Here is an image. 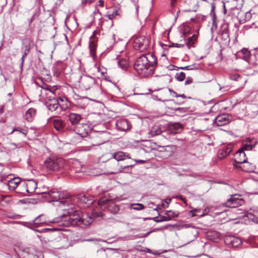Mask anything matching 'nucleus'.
Segmentation results:
<instances>
[{
  "mask_svg": "<svg viewBox=\"0 0 258 258\" xmlns=\"http://www.w3.org/2000/svg\"><path fill=\"white\" fill-rule=\"evenodd\" d=\"M94 197L89 195L80 194L73 196L63 203L70 204V208H64L67 211L69 217L66 214L54 218L50 221L52 223H58L59 226L69 227L70 226H79L82 228L87 226L91 224L93 220L87 213H82L79 209H85L91 206L94 202Z\"/></svg>",
  "mask_w": 258,
  "mask_h": 258,
  "instance_id": "f257e3e1",
  "label": "nucleus"
},
{
  "mask_svg": "<svg viewBox=\"0 0 258 258\" xmlns=\"http://www.w3.org/2000/svg\"><path fill=\"white\" fill-rule=\"evenodd\" d=\"M157 65V59L153 53H148L138 57L134 64L135 70L144 77H148L154 74Z\"/></svg>",
  "mask_w": 258,
  "mask_h": 258,
  "instance_id": "f03ea898",
  "label": "nucleus"
},
{
  "mask_svg": "<svg viewBox=\"0 0 258 258\" xmlns=\"http://www.w3.org/2000/svg\"><path fill=\"white\" fill-rule=\"evenodd\" d=\"M252 14L250 11L244 12L237 7L231 8L228 11L227 20L230 19L232 22L237 20L240 24H243L251 19Z\"/></svg>",
  "mask_w": 258,
  "mask_h": 258,
  "instance_id": "7ed1b4c3",
  "label": "nucleus"
},
{
  "mask_svg": "<svg viewBox=\"0 0 258 258\" xmlns=\"http://www.w3.org/2000/svg\"><path fill=\"white\" fill-rule=\"evenodd\" d=\"M135 164H129L126 166L119 165L117 161L110 159L104 164V168L106 174H115L124 172L125 169H131Z\"/></svg>",
  "mask_w": 258,
  "mask_h": 258,
  "instance_id": "20e7f679",
  "label": "nucleus"
},
{
  "mask_svg": "<svg viewBox=\"0 0 258 258\" xmlns=\"http://www.w3.org/2000/svg\"><path fill=\"white\" fill-rule=\"evenodd\" d=\"M65 165V161L61 157L51 156L44 161V165L49 171L58 172L61 171Z\"/></svg>",
  "mask_w": 258,
  "mask_h": 258,
  "instance_id": "39448f33",
  "label": "nucleus"
},
{
  "mask_svg": "<svg viewBox=\"0 0 258 258\" xmlns=\"http://www.w3.org/2000/svg\"><path fill=\"white\" fill-rule=\"evenodd\" d=\"M98 203L101 209L106 210L111 214H116L119 210V206L111 200L103 198L99 200Z\"/></svg>",
  "mask_w": 258,
  "mask_h": 258,
  "instance_id": "423d86ee",
  "label": "nucleus"
},
{
  "mask_svg": "<svg viewBox=\"0 0 258 258\" xmlns=\"http://www.w3.org/2000/svg\"><path fill=\"white\" fill-rule=\"evenodd\" d=\"M133 47L137 50L144 52L148 49L149 41L144 36H139L134 39Z\"/></svg>",
  "mask_w": 258,
  "mask_h": 258,
  "instance_id": "0eeeda50",
  "label": "nucleus"
},
{
  "mask_svg": "<svg viewBox=\"0 0 258 258\" xmlns=\"http://www.w3.org/2000/svg\"><path fill=\"white\" fill-rule=\"evenodd\" d=\"M32 43L33 41L30 38H26L22 40V46L21 47V51L23 53V55L21 59V69L23 68L25 57L30 51Z\"/></svg>",
  "mask_w": 258,
  "mask_h": 258,
  "instance_id": "6e6552de",
  "label": "nucleus"
},
{
  "mask_svg": "<svg viewBox=\"0 0 258 258\" xmlns=\"http://www.w3.org/2000/svg\"><path fill=\"white\" fill-rule=\"evenodd\" d=\"M45 104L48 109L51 111H55L59 106L62 107L59 102L60 101H63V98L59 97L58 99L55 98V97L49 95L46 97Z\"/></svg>",
  "mask_w": 258,
  "mask_h": 258,
  "instance_id": "1a4fd4ad",
  "label": "nucleus"
},
{
  "mask_svg": "<svg viewBox=\"0 0 258 258\" xmlns=\"http://www.w3.org/2000/svg\"><path fill=\"white\" fill-rule=\"evenodd\" d=\"M96 83V79L91 76H83L79 81V86L82 89L88 90L91 89Z\"/></svg>",
  "mask_w": 258,
  "mask_h": 258,
  "instance_id": "9d476101",
  "label": "nucleus"
},
{
  "mask_svg": "<svg viewBox=\"0 0 258 258\" xmlns=\"http://www.w3.org/2000/svg\"><path fill=\"white\" fill-rule=\"evenodd\" d=\"M224 24L222 26V30L221 33V38L223 43L227 44L230 42V37L229 33V26L233 23L230 19L227 20V16L225 18Z\"/></svg>",
  "mask_w": 258,
  "mask_h": 258,
  "instance_id": "9b49d317",
  "label": "nucleus"
},
{
  "mask_svg": "<svg viewBox=\"0 0 258 258\" xmlns=\"http://www.w3.org/2000/svg\"><path fill=\"white\" fill-rule=\"evenodd\" d=\"M158 156L160 157L166 159L171 156L174 153L175 146L168 145L166 146H160Z\"/></svg>",
  "mask_w": 258,
  "mask_h": 258,
  "instance_id": "f8f14e48",
  "label": "nucleus"
},
{
  "mask_svg": "<svg viewBox=\"0 0 258 258\" xmlns=\"http://www.w3.org/2000/svg\"><path fill=\"white\" fill-rule=\"evenodd\" d=\"M243 203L242 199L237 197V195H231V197L227 200L224 205L226 207L234 208L241 206Z\"/></svg>",
  "mask_w": 258,
  "mask_h": 258,
  "instance_id": "ddd939ff",
  "label": "nucleus"
},
{
  "mask_svg": "<svg viewBox=\"0 0 258 258\" xmlns=\"http://www.w3.org/2000/svg\"><path fill=\"white\" fill-rule=\"evenodd\" d=\"M225 243L230 247H237L242 243L240 238L234 236H228L225 237Z\"/></svg>",
  "mask_w": 258,
  "mask_h": 258,
  "instance_id": "4468645a",
  "label": "nucleus"
},
{
  "mask_svg": "<svg viewBox=\"0 0 258 258\" xmlns=\"http://www.w3.org/2000/svg\"><path fill=\"white\" fill-rule=\"evenodd\" d=\"M232 149L233 145L231 144L223 145L218 151V157L220 159H224L231 152Z\"/></svg>",
  "mask_w": 258,
  "mask_h": 258,
  "instance_id": "2eb2a0df",
  "label": "nucleus"
},
{
  "mask_svg": "<svg viewBox=\"0 0 258 258\" xmlns=\"http://www.w3.org/2000/svg\"><path fill=\"white\" fill-rule=\"evenodd\" d=\"M68 119L71 124L75 127L80 122L84 121V118L80 114L73 112L68 115Z\"/></svg>",
  "mask_w": 258,
  "mask_h": 258,
  "instance_id": "dca6fc26",
  "label": "nucleus"
},
{
  "mask_svg": "<svg viewBox=\"0 0 258 258\" xmlns=\"http://www.w3.org/2000/svg\"><path fill=\"white\" fill-rule=\"evenodd\" d=\"M76 130L78 132V134L82 137H84L88 134L90 131V126L88 123L83 121L76 126Z\"/></svg>",
  "mask_w": 258,
  "mask_h": 258,
  "instance_id": "f3484780",
  "label": "nucleus"
},
{
  "mask_svg": "<svg viewBox=\"0 0 258 258\" xmlns=\"http://www.w3.org/2000/svg\"><path fill=\"white\" fill-rule=\"evenodd\" d=\"M105 133L104 132H98L95 136H92L91 138L93 140L92 146H99L105 142L104 136Z\"/></svg>",
  "mask_w": 258,
  "mask_h": 258,
  "instance_id": "a211bd4d",
  "label": "nucleus"
},
{
  "mask_svg": "<svg viewBox=\"0 0 258 258\" xmlns=\"http://www.w3.org/2000/svg\"><path fill=\"white\" fill-rule=\"evenodd\" d=\"M230 121V117L226 114L217 116L214 119V122L219 126H223Z\"/></svg>",
  "mask_w": 258,
  "mask_h": 258,
  "instance_id": "6ab92c4d",
  "label": "nucleus"
},
{
  "mask_svg": "<svg viewBox=\"0 0 258 258\" xmlns=\"http://www.w3.org/2000/svg\"><path fill=\"white\" fill-rule=\"evenodd\" d=\"M234 157V162L238 164H242L243 162H245V161L247 160L246 154L242 149H239L235 153Z\"/></svg>",
  "mask_w": 258,
  "mask_h": 258,
  "instance_id": "aec40b11",
  "label": "nucleus"
},
{
  "mask_svg": "<svg viewBox=\"0 0 258 258\" xmlns=\"http://www.w3.org/2000/svg\"><path fill=\"white\" fill-rule=\"evenodd\" d=\"M229 78L230 80L239 81L241 83L240 86L243 87L246 83V79L244 76H241L237 73H232L229 74Z\"/></svg>",
  "mask_w": 258,
  "mask_h": 258,
  "instance_id": "412c9836",
  "label": "nucleus"
},
{
  "mask_svg": "<svg viewBox=\"0 0 258 258\" xmlns=\"http://www.w3.org/2000/svg\"><path fill=\"white\" fill-rule=\"evenodd\" d=\"M73 196H70L69 193L66 191H59V199L58 201L60 200L59 202L61 204L63 205L64 206H67L68 208H70V204L68 203H63V202H66L69 199H70L72 198Z\"/></svg>",
  "mask_w": 258,
  "mask_h": 258,
  "instance_id": "4be33fe9",
  "label": "nucleus"
},
{
  "mask_svg": "<svg viewBox=\"0 0 258 258\" xmlns=\"http://www.w3.org/2000/svg\"><path fill=\"white\" fill-rule=\"evenodd\" d=\"M112 159L117 161H122L126 159H131L130 155L128 153H124L122 151H118L112 154Z\"/></svg>",
  "mask_w": 258,
  "mask_h": 258,
  "instance_id": "5701e85b",
  "label": "nucleus"
},
{
  "mask_svg": "<svg viewBox=\"0 0 258 258\" xmlns=\"http://www.w3.org/2000/svg\"><path fill=\"white\" fill-rule=\"evenodd\" d=\"M117 128L120 131H125L130 128L128 122L126 119H120L116 121Z\"/></svg>",
  "mask_w": 258,
  "mask_h": 258,
  "instance_id": "b1692460",
  "label": "nucleus"
},
{
  "mask_svg": "<svg viewBox=\"0 0 258 258\" xmlns=\"http://www.w3.org/2000/svg\"><path fill=\"white\" fill-rule=\"evenodd\" d=\"M183 129L182 125L178 122L170 124L168 127V132L172 134L180 133Z\"/></svg>",
  "mask_w": 258,
  "mask_h": 258,
  "instance_id": "393cba45",
  "label": "nucleus"
},
{
  "mask_svg": "<svg viewBox=\"0 0 258 258\" xmlns=\"http://www.w3.org/2000/svg\"><path fill=\"white\" fill-rule=\"evenodd\" d=\"M37 182L33 179L28 180L27 182L24 184V186L26 188V191L30 194H32L35 191L37 188Z\"/></svg>",
  "mask_w": 258,
  "mask_h": 258,
  "instance_id": "a878e982",
  "label": "nucleus"
},
{
  "mask_svg": "<svg viewBox=\"0 0 258 258\" xmlns=\"http://www.w3.org/2000/svg\"><path fill=\"white\" fill-rule=\"evenodd\" d=\"M21 179L19 177L13 178L9 180L7 183L8 188L10 190H14L18 186V184L20 183Z\"/></svg>",
  "mask_w": 258,
  "mask_h": 258,
  "instance_id": "bb28decb",
  "label": "nucleus"
},
{
  "mask_svg": "<svg viewBox=\"0 0 258 258\" xmlns=\"http://www.w3.org/2000/svg\"><path fill=\"white\" fill-rule=\"evenodd\" d=\"M242 164H243L241 165V167H239V168L240 170L244 172H253L255 168L254 165L247 162V160L245 161V162H243Z\"/></svg>",
  "mask_w": 258,
  "mask_h": 258,
  "instance_id": "cd10ccee",
  "label": "nucleus"
},
{
  "mask_svg": "<svg viewBox=\"0 0 258 258\" xmlns=\"http://www.w3.org/2000/svg\"><path fill=\"white\" fill-rule=\"evenodd\" d=\"M238 55L243 59L246 61L249 62L250 58L251 57L250 52L248 50L247 48H243L240 51L238 52Z\"/></svg>",
  "mask_w": 258,
  "mask_h": 258,
  "instance_id": "c85d7f7f",
  "label": "nucleus"
},
{
  "mask_svg": "<svg viewBox=\"0 0 258 258\" xmlns=\"http://www.w3.org/2000/svg\"><path fill=\"white\" fill-rule=\"evenodd\" d=\"M163 133V130L160 125H154L152 126L151 130L150 131V134L152 136H155L159 135Z\"/></svg>",
  "mask_w": 258,
  "mask_h": 258,
  "instance_id": "c756f323",
  "label": "nucleus"
},
{
  "mask_svg": "<svg viewBox=\"0 0 258 258\" xmlns=\"http://www.w3.org/2000/svg\"><path fill=\"white\" fill-rule=\"evenodd\" d=\"M36 114V109L34 108H30L25 113L26 119L28 121H31Z\"/></svg>",
  "mask_w": 258,
  "mask_h": 258,
  "instance_id": "7c9ffc66",
  "label": "nucleus"
},
{
  "mask_svg": "<svg viewBox=\"0 0 258 258\" xmlns=\"http://www.w3.org/2000/svg\"><path fill=\"white\" fill-rule=\"evenodd\" d=\"M96 43L97 42H96L95 40L90 41L89 42L90 55L94 58L96 57Z\"/></svg>",
  "mask_w": 258,
  "mask_h": 258,
  "instance_id": "2f4dec72",
  "label": "nucleus"
},
{
  "mask_svg": "<svg viewBox=\"0 0 258 258\" xmlns=\"http://www.w3.org/2000/svg\"><path fill=\"white\" fill-rule=\"evenodd\" d=\"M53 125L56 130L58 131H62L64 127V124L62 120L58 119L53 120Z\"/></svg>",
  "mask_w": 258,
  "mask_h": 258,
  "instance_id": "473e14b6",
  "label": "nucleus"
},
{
  "mask_svg": "<svg viewBox=\"0 0 258 258\" xmlns=\"http://www.w3.org/2000/svg\"><path fill=\"white\" fill-rule=\"evenodd\" d=\"M88 102L87 98H80L77 102V106L80 108H85L88 105Z\"/></svg>",
  "mask_w": 258,
  "mask_h": 258,
  "instance_id": "72a5a7b5",
  "label": "nucleus"
},
{
  "mask_svg": "<svg viewBox=\"0 0 258 258\" xmlns=\"http://www.w3.org/2000/svg\"><path fill=\"white\" fill-rule=\"evenodd\" d=\"M196 40L197 36L196 35L194 34L192 36L189 37L188 39H187L186 41V45L188 48H190L191 47H195L194 43Z\"/></svg>",
  "mask_w": 258,
  "mask_h": 258,
  "instance_id": "f704fd0d",
  "label": "nucleus"
},
{
  "mask_svg": "<svg viewBox=\"0 0 258 258\" xmlns=\"http://www.w3.org/2000/svg\"><path fill=\"white\" fill-rule=\"evenodd\" d=\"M58 89V87L57 86H51L49 85L48 89L46 90L48 92L46 93L47 96L49 95H51L52 96L55 97V91Z\"/></svg>",
  "mask_w": 258,
  "mask_h": 258,
  "instance_id": "c9c22d12",
  "label": "nucleus"
},
{
  "mask_svg": "<svg viewBox=\"0 0 258 258\" xmlns=\"http://www.w3.org/2000/svg\"><path fill=\"white\" fill-rule=\"evenodd\" d=\"M50 196L54 201H58L59 199V190L57 189H52L49 191Z\"/></svg>",
  "mask_w": 258,
  "mask_h": 258,
  "instance_id": "e433bc0d",
  "label": "nucleus"
},
{
  "mask_svg": "<svg viewBox=\"0 0 258 258\" xmlns=\"http://www.w3.org/2000/svg\"><path fill=\"white\" fill-rule=\"evenodd\" d=\"M165 214L166 217H169L170 218V220H171L173 218L178 217L179 215L178 212H174L171 210L166 211Z\"/></svg>",
  "mask_w": 258,
  "mask_h": 258,
  "instance_id": "4c0bfd02",
  "label": "nucleus"
},
{
  "mask_svg": "<svg viewBox=\"0 0 258 258\" xmlns=\"http://www.w3.org/2000/svg\"><path fill=\"white\" fill-rule=\"evenodd\" d=\"M158 215L160 217V219H159L158 217L153 218V220L156 222L159 223L164 221H170V218L169 217H166V216H161L159 213L158 214Z\"/></svg>",
  "mask_w": 258,
  "mask_h": 258,
  "instance_id": "58836bf2",
  "label": "nucleus"
},
{
  "mask_svg": "<svg viewBox=\"0 0 258 258\" xmlns=\"http://www.w3.org/2000/svg\"><path fill=\"white\" fill-rule=\"evenodd\" d=\"M43 215H40L36 217L33 221L34 225H35L37 227H38L40 225L44 223L45 221L41 219V218L43 217Z\"/></svg>",
  "mask_w": 258,
  "mask_h": 258,
  "instance_id": "ea45409f",
  "label": "nucleus"
},
{
  "mask_svg": "<svg viewBox=\"0 0 258 258\" xmlns=\"http://www.w3.org/2000/svg\"><path fill=\"white\" fill-rule=\"evenodd\" d=\"M210 16H211L212 19L213 26H215L216 27L217 26L216 24V14L215 13V6L213 4H212V5Z\"/></svg>",
  "mask_w": 258,
  "mask_h": 258,
  "instance_id": "a19ab883",
  "label": "nucleus"
},
{
  "mask_svg": "<svg viewBox=\"0 0 258 258\" xmlns=\"http://www.w3.org/2000/svg\"><path fill=\"white\" fill-rule=\"evenodd\" d=\"M144 206L142 204L137 203V204H131L130 205V208L134 209L135 210H142L144 209Z\"/></svg>",
  "mask_w": 258,
  "mask_h": 258,
  "instance_id": "79ce46f5",
  "label": "nucleus"
},
{
  "mask_svg": "<svg viewBox=\"0 0 258 258\" xmlns=\"http://www.w3.org/2000/svg\"><path fill=\"white\" fill-rule=\"evenodd\" d=\"M255 146V145H251L248 143H246V142H244V143L243 144L242 147L240 149H242L243 152L244 151H250Z\"/></svg>",
  "mask_w": 258,
  "mask_h": 258,
  "instance_id": "37998d69",
  "label": "nucleus"
},
{
  "mask_svg": "<svg viewBox=\"0 0 258 258\" xmlns=\"http://www.w3.org/2000/svg\"><path fill=\"white\" fill-rule=\"evenodd\" d=\"M14 132H19V133L22 134L25 136L27 135V131L21 127H14L12 132L10 133V135L12 134Z\"/></svg>",
  "mask_w": 258,
  "mask_h": 258,
  "instance_id": "c03bdc74",
  "label": "nucleus"
},
{
  "mask_svg": "<svg viewBox=\"0 0 258 258\" xmlns=\"http://www.w3.org/2000/svg\"><path fill=\"white\" fill-rule=\"evenodd\" d=\"M118 64L120 68L125 70L127 68L128 63L125 59H121L118 61Z\"/></svg>",
  "mask_w": 258,
  "mask_h": 258,
  "instance_id": "a18cd8bd",
  "label": "nucleus"
},
{
  "mask_svg": "<svg viewBox=\"0 0 258 258\" xmlns=\"http://www.w3.org/2000/svg\"><path fill=\"white\" fill-rule=\"evenodd\" d=\"M245 27L246 29H253L256 30L258 32V21H255V22L252 23L250 25H246Z\"/></svg>",
  "mask_w": 258,
  "mask_h": 258,
  "instance_id": "49530a36",
  "label": "nucleus"
},
{
  "mask_svg": "<svg viewBox=\"0 0 258 258\" xmlns=\"http://www.w3.org/2000/svg\"><path fill=\"white\" fill-rule=\"evenodd\" d=\"M185 77V75L183 72L177 73L175 76V78L179 81H182Z\"/></svg>",
  "mask_w": 258,
  "mask_h": 258,
  "instance_id": "de8ad7c7",
  "label": "nucleus"
},
{
  "mask_svg": "<svg viewBox=\"0 0 258 258\" xmlns=\"http://www.w3.org/2000/svg\"><path fill=\"white\" fill-rule=\"evenodd\" d=\"M120 14L117 10H114L112 13L111 14H108L105 16V17H107L108 19L112 20L114 19L116 16H119Z\"/></svg>",
  "mask_w": 258,
  "mask_h": 258,
  "instance_id": "09e8293b",
  "label": "nucleus"
},
{
  "mask_svg": "<svg viewBox=\"0 0 258 258\" xmlns=\"http://www.w3.org/2000/svg\"><path fill=\"white\" fill-rule=\"evenodd\" d=\"M92 215L94 217H103V214L100 211L97 210H94L92 211Z\"/></svg>",
  "mask_w": 258,
  "mask_h": 258,
  "instance_id": "8fccbe9b",
  "label": "nucleus"
},
{
  "mask_svg": "<svg viewBox=\"0 0 258 258\" xmlns=\"http://www.w3.org/2000/svg\"><path fill=\"white\" fill-rule=\"evenodd\" d=\"M9 146H10V148L12 150H15L18 148H20L22 147V146L20 144H16L15 143H10L9 144Z\"/></svg>",
  "mask_w": 258,
  "mask_h": 258,
  "instance_id": "3c124183",
  "label": "nucleus"
},
{
  "mask_svg": "<svg viewBox=\"0 0 258 258\" xmlns=\"http://www.w3.org/2000/svg\"><path fill=\"white\" fill-rule=\"evenodd\" d=\"M207 16L206 15H203L202 14H197L196 18L198 20H201L202 21H206Z\"/></svg>",
  "mask_w": 258,
  "mask_h": 258,
  "instance_id": "603ef678",
  "label": "nucleus"
},
{
  "mask_svg": "<svg viewBox=\"0 0 258 258\" xmlns=\"http://www.w3.org/2000/svg\"><path fill=\"white\" fill-rule=\"evenodd\" d=\"M14 249L17 252L18 250L23 252L25 251L26 250L24 247L20 244L16 245Z\"/></svg>",
  "mask_w": 258,
  "mask_h": 258,
  "instance_id": "864d4df0",
  "label": "nucleus"
},
{
  "mask_svg": "<svg viewBox=\"0 0 258 258\" xmlns=\"http://www.w3.org/2000/svg\"><path fill=\"white\" fill-rule=\"evenodd\" d=\"M94 0H81V4L82 6H85L91 4Z\"/></svg>",
  "mask_w": 258,
  "mask_h": 258,
  "instance_id": "5fc2aeb1",
  "label": "nucleus"
},
{
  "mask_svg": "<svg viewBox=\"0 0 258 258\" xmlns=\"http://www.w3.org/2000/svg\"><path fill=\"white\" fill-rule=\"evenodd\" d=\"M36 84L40 87H41L42 89L46 91V89H48V87L49 86L48 85L45 84L44 82H42L41 84H38V83H36Z\"/></svg>",
  "mask_w": 258,
  "mask_h": 258,
  "instance_id": "6e6d98bb",
  "label": "nucleus"
},
{
  "mask_svg": "<svg viewBox=\"0 0 258 258\" xmlns=\"http://www.w3.org/2000/svg\"><path fill=\"white\" fill-rule=\"evenodd\" d=\"M171 202V199H167L165 200V203H163L162 204V207L163 208H167L169 207V205L170 202Z\"/></svg>",
  "mask_w": 258,
  "mask_h": 258,
  "instance_id": "4d7b16f0",
  "label": "nucleus"
},
{
  "mask_svg": "<svg viewBox=\"0 0 258 258\" xmlns=\"http://www.w3.org/2000/svg\"><path fill=\"white\" fill-rule=\"evenodd\" d=\"M244 142H246V143H248V144H249L251 145L254 144L255 145V144H256V142L253 140L251 139V138H246L245 139Z\"/></svg>",
  "mask_w": 258,
  "mask_h": 258,
  "instance_id": "13d9d810",
  "label": "nucleus"
},
{
  "mask_svg": "<svg viewBox=\"0 0 258 258\" xmlns=\"http://www.w3.org/2000/svg\"><path fill=\"white\" fill-rule=\"evenodd\" d=\"M200 212V209H195L194 210H191L189 212V214L191 217H194L196 216V213H199Z\"/></svg>",
  "mask_w": 258,
  "mask_h": 258,
  "instance_id": "bf43d9fd",
  "label": "nucleus"
},
{
  "mask_svg": "<svg viewBox=\"0 0 258 258\" xmlns=\"http://www.w3.org/2000/svg\"><path fill=\"white\" fill-rule=\"evenodd\" d=\"M179 69L181 70H193L197 69V68H191V66H187L183 67H180Z\"/></svg>",
  "mask_w": 258,
  "mask_h": 258,
  "instance_id": "052dcab7",
  "label": "nucleus"
},
{
  "mask_svg": "<svg viewBox=\"0 0 258 258\" xmlns=\"http://www.w3.org/2000/svg\"><path fill=\"white\" fill-rule=\"evenodd\" d=\"M97 31L96 30H94L92 33V35L90 37V41H93L95 40L96 42H97V39L96 38V34Z\"/></svg>",
  "mask_w": 258,
  "mask_h": 258,
  "instance_id": "680f3d73",
  "label": "nucleus"
},
{
  "mask_svg": "<svg viewBox=\"0 0 258 258\" xmlns=\"http://www.w3.org/2000/svg\"><path fill=\"white\" fill-rule=\"evenodd\" d=\"M248 217L249 218V219H251V220L255 222V223H257L258 221L257 220V218H255V216L252 215V214H249V215L248 216Z\"/></svg>",
  "mask_w": 258,
  "mask_h": 258,
  "instance_id": "e2e57ef3",
  "label": "nucleus"
},
{
  "mask_svg": "<svg viewBox=\"0 0 258 258\" xmlns=\"http://www.w3.org/2000/svg\"><path fill=\"white\" fill-rule=\"evenodd\" d=\"M192 82V78L190 77H188L186 78V80H185V81L184 82V84H185V85H188V84H191Z\"/></svg>",
  "mask_w": 258,
  "mask_h": 258,
  "instance_id": "0e129e2a",
  "label": "nucleus"
},
{
  "mask_svg": "<svg viewBox=\"0 0 258 258\" xmlns=\"http://www.w3.org/2000/svg\"><path fill=\"white\" fill-rule=\"evenodd\" d=\"M34 17H35V14H33L30 18L28 19V26L29 27H30L31 24L34 19Z\"/></svg>",
  "mask_w": 258,
  "mask_h": 258,
  "instance_id": "69168bd1",
  "label": "nucleus"
},
{
  "mask_svg": "<svg viewBox=\"0 0 258 258\" xmlns=\"http://www.w3.org/2000/svg\"><path fill=\"white\" fill-rule=\"evenodd\" d=\"M169 92L170 93L171 95H174L176 97H178V94L176 93L174 91H173L172 89L169 88L168 89Z\"/></svg>",
  "mask_w": 258,
  "mask_h": 258,
  "instance_id": "338daca9",
  "label": "nucleus"
},
{
  "mask_svg": "<svg viewBox=\"0 0 258 258\" xmlns=\"http://www.w3.org/2000/svg\"><path fill=\"white\" fill-rule=\"evenodd\" d=\"M170 6L171 8H174L176 5L177 0H170Z\"/></svg>",
  "mask_w": 258,
  "mask_h": 258,
  "instance_id": "774afa93",
  "label": "nucleus"
}]
</instances>
